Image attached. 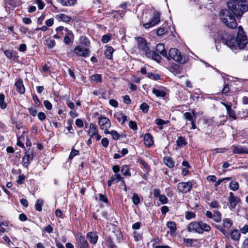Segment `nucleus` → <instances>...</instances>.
I'll use <instances>...</instances> for the list:
<instances>
[{
	"label": "nucleus",
	"mask_w": 248,
	"mask_h": 248,
	"mask_svg": "<svg viewBox=\"0 0 248 248\" xmlns=\"http://www.w3.org/2000/svg\"><path fill=\"white\" fill-rule=\"evenodd\" d=\"M44 105L46 108L48 110H50L52 108V106L51 103L47 100L44 101Z\"/></svg>",
	"instance_id": "nucleus-60"
},
{
	"label": "nucleus",
	"mask_w": 248,
	"mask_h": 248,
	"mask_svg": "<svg viewBox=\"0 0 248 248\" xmlns=\"http://www.w3.org/2000/svg\"><path fill=\"white\" fill-rule=\"evenodd\" d=\"M176 144L178 147H182L187 144V141L185 137L182 136L178 137L176 140Z\"/></svg>",
	"instance_id": "nucleus-31"
},
{
	"label": "nucleus",
	"mask_w": 248,
	"mask_h": 248,
	"mask_svg": "<svg viewBox=\"0 0 248 248\" xmlns=\"http://www.w3.org/2000/svg\"><path fill=\"white\" fill-rule=\"evenodd\" d=\"M156 51L164 57L167 56V52L163 44L160 43L156 45Z\"/></svg>",
	"instance_id": "nucleus-22"
},
{
	"label": "nucleus",
	"mask_w": 248,
	"mask_h": 248,
	"mask_svg": "<svg viewBox=\"0 0 248 248\" xmlns=\"http://www.w3.org/2000/svg\"><path fill=\"white\" fill-rule=\"evenodd\" d=\"M121 171L123 174L125 176H130L131 173L129 170V168L127 165H123L122 167Z\"/></svg>",
	"instance_id": "nucleus-37"
},
{
	"label": "nucleus",
	"mask_w": 248,
	"mask_h": 248,
	"mask_svg": "<svg viewBox=\"0 0 248 248\" xmlns=\"http://www.w3.org/2000/svg\"><path fill=\"white\" fill-rule=\"evenodd\" d=\"M229 188L233 191L237 190L239 187V185L237 182L232 181L229 185Z\"/></svg>",
	"instance_id": "nucleus-39"
},
{
	"label": "nucleus",
	"mask_w": 248,
	"mask_h": 248,
	"mask_svg": "<svg viewBox=\"0 0 248 248\" xmlns=\"http://www.w3.org/2000/svg\"><path fill=\"white\" fill-rule=\"evenodd\" d=\"M232 225V221L231 219L227 218L223 219V227L216 224H212L213 226L220 231L225 236L228 235V231L226 230V229H228L230 228Z\"/></svg>",
	"instance_id": "nucleus-5"
},
{
	"label": "nucleus",
	"mask_w": 248,
	"mask_h": 248,
	"mask_svg": "<svg viewBox=\"0 0 248 248\" xmlns=\"http://www.w3.org/2000/svg\"><path fill=\"white\" fill-rule=\"evenodd\" d=\"M144 143L148 147H151L153 144V138L150 134L147 133L144 135Z\"/></svg>",
	"instance_id": "nucleus-19"
},
{
	"label": "nucleus",
	"mask_w": 248,
	"mask_h": 248,
	"mask_svg": "<svg viewBox=\"0 0 248 248\" xmlns=\"http://www.w3.org/2000/svg\"><path fill=\"white\" fill-rule=\"evenodd\" d=\"M137 41V47L141 54L145 55L148 58L154 60L157 62H160L161 57L153 50H151L147 43L146 40L141 37L136 38Z\"/></svg>",
	"instance_id": "nucleus-3"
},
{
	"label": "nucleus",
	"mask_w": 248,
	"mask_h": 248,
	"mask_svg": "<svg viewBox=\"0 0 248 248\" xmlns=\"http://www.w3.org/2000/svg\"><path fill=\"white\" fill-rule=\"evenodd\" d=\"M109 141L107 138H104L101 140V144L102 146L105 148L108 146Z\"/></svg>",
	"instance_id": "nucleus-61"
},
{
	"label": "nucleus",
	"mask_w": 248,
	"mask_h": 248,
	"mask_svg": "<svg viewBox=\"0 0 248 248\" xmlns=\"http://www.w3.org/2000/svg\"><path fill=\"white\" fill-rule=\"evenodd\" d=\"M223 105L226 108L227 113L229 115V117L232 118L234 120H236L237 117L235 112L232 109L231 107L225 103H223Z\"/></svg>",
	"instance_id": "nucleus-23"
},
{
	"label": "nucleus",
	"mask_w": 248,
	"mask_h": 248,
	"mask_svg": "<svg viewBox=\"0 0 248 248\" xmlns=\"http://www.w3.org/2000/svg\"><path fill=\"white\" fill-rule=\"evenodd\" d=\"M60 2L63 6H73L77 2V0H59Z\"/></svg>",
	"instance_id": "nucleus-32"
},
{
	"label": "nucleus",
	"mask_w": 248,
	"mask_h": 248,
	"mask_svg": "<svg viewBox=\"0 0 248 248\" xmlns=\"http://www.w3.org/2000/svg\"><path fill=\"white\" fill-rule=\"evenodd\" d=\"M168 60H173L174 61L180 63L184 64L188 61V57L182 54L177 49L175 48H170L167 53V56L165 57Z\"/></svg>",
	"instance_id": "nucleus-4"
},
{
	"label": "nucleus",
	"mask_w": 248,
	"mask_h": 248,
	"mask_svg": "<svg viewBox=\"0 0 248 248\" xmlns=\"http://www.w3.org/2000/svg\"><path fill=\"white\" fill-rule=\"evenodd\" d=\"M111 134L112 138L115 140H117L119 139L120 136L116 130L108 131V133Z\"/></svg>",
	"instance_id": "nucleus-45"
},
{
	"label": "nucleus",
	"mask_w": 248,
	"mask_h": 248,
	"mask_svg": "<svg viewBox=\"0 0 248 248\" xmlns=\"http://www.w3.org/2000/svg\"><path fill=\"white\" fill-rule=\"evenodd\" d=\"M46 115L42 112H40L38 114V118L40 121H43L46 118Z\"/></svg>",
	"instance_id": "nucleus-63"
},
{
	"label": "nucleus",
	"mask_w": 248,
	"mask_h": 248,
	"mask_svg": "<svg viewBox=\"0 0 248 248\" xmlns=\"http://www.w3.org/2000/svg\"><path fill=\"white\" fill-rule=\"evenodd\" d=\"M4 53L6 56L7 58L11 59L13 57L14 52L9 50H6L4 51Z\"/></svg>",
	"instance_id": "nucleus-57"
},
{
	"label": "nucleus",
	"mask_w": 248,
	"mask_h": 248,
	"mask_svg": "<svg viewBox=\"0 0 248 248\" xmlns=\"http://www.w3.org/2000/svg\"><path fill=\"white\" fill-rule=\"evenodd\" d=\"M78 154L79 151L78 150L73 149L69 155V159H72L74 156L78 155Z\"/></svg>",
	"instance_id": "nucleus-55"
},
{
	"label": "nucleus",
	"mask_w": 248,
	"mask_h": 248,
	"mask_svg": "<svg viewBox=\"0 0 248 248\" xmlns=\"http://www.w3.org/2000/svg\"><path fill=\"white\" fill-rule=\"evenodd\" d=\"M231 148L232 149V152L234 154H248V148L241 146L240 145H232Z\"/></svg>",
	"instance_id": "nucleus-14"
},
{
	"label": "nucleus",
	"mask_w": 248,
	"mask_h": 248,
	"mask_svg": "<svg viewBox=\"0 0 248 248\" xmlns=\"http://www.w3.org/2000/svg\"><path fill=\"white\" fill-rule=\"evenodd\" d=\"M232 2H228L229 9H223L219 16L223 23L231 29L237 27V22L234 16H241L244 12L248 11V5H233Z\"/></svg>",
	"instance_id": "nucleus-1"
},
{
	"label": "nucleus",
	"mask_w": 248,
	"mask_h": 248,
	"mask_svg": "<svg viewBox=\"0 0 248 248\" xmlns=\"http://www.w3.org/2000/svg\"><path fill=\"white\" fill-rule=\"evenodd\" d=\"M117 120L121 123L124 124L127 120V116L122 112L118 113L115 115Z\"/></svg>",
	"instance_id": "nucleus-27"
},
{
	"label": "nucleus",
	"mask_w": 248,
	"mask_h": 248,
	"mask_svg": "<svg viewBox=\"0 0 248 248\" xmlns=\"http://www.w3.org/2000/svg\"><path fill=\"white\" fill-rule=\"evenodd\" d=\"M247 0H232L229 2L233 3V5H245L242 3L245 2Z\"/></svg>",
	"instance_id": "nucleus-58"
},
{
	"label": "nucleus",
	"mask_w": 248,
	"mask_h": 248,
	"mask_svg": "<svg viewBox=\"0 0 248 248\" xmlns=\"http://www.w3.org/2000/svg\"><path fill=\"white\" fill-rule=\"evenodd\" d=\"M213 217H214L212 218L215 221L218 223L221 221V214L219 211H215L213 214Z\"/></svg>",
	"instance_id": "nucleus-35"
},
{
	"label": "nucleus",
	"mask_w": 248,
	"mask_h": 248,
	"mask_svg": "<svg viewBox=\"0 0 248 248\" xmlns=\"http://www.w3.org/2000/svg\"><path fill=\"white\" fill-rule=\"evenodd\" d=\"M148 77L152 79H154L155 80H158L160 78V76L158 74H154L152 73H148Z\"/></svg>",
	"instance_id": "nucleus-50"
},
{
	"label": "nucleus",
	"mask_w": 248,
	"mask_h": 248,
	"mask_svg": "<svg viewBox=\"0 0 248 248\" xmlns=\"http://www.w3.org/2000/svg\"><path fill=\"white\" fill-rule=\"evenodd\" d=\"M73 53L78 56L85 58L89 56L90 51L88 49L84 47L83 46L78 45L75 47Z\"/></svg>",
	"instance_id": "nucleus-9"
},
{
	"label": "nucleus",
	"mask_w": 248,
	"mask_h": 248,
	"mask_svg": "<svg viewBox=\"0 0 248 248\" xmlns=\"http://www.w3.org/2000/svg\"><path fill=\"white\" fill-rule=\"evenodd\" d=\"M237 36L234 39L232 36L225 32L222 33L221 41L232 51L244 48L248 43L247 37L241 26H239Z\"/></svg>",
	"instance_id": "nucleus-2"
},
{
	"label": "nucleus",
	"mask_w": 248,
	"mask_h": 248,
	"mask_svg": "<svg viewBox=\"0 0 248 248\" xmlns=\"http://www.w3.org/2000/svg\"><path fill=\"white\" fill-rule=\"evenodd\" d=\"M200 221H194L190 222L187 226V230L190 232H197L199 234Z\"/></svg>",
	"instance_id": "nucleus-13"
},
{
	"label": "nucleus",
	"mask_w": 248,
	"mask_h": 248,
	"mask_svg": "<svg viewBox=\"0 0 248 248\" xmlns=\"http://www.w3.org/2000/svg\"><path fill=\"white\" fill-rule=\"evenodd\" d=\"M160 13L157 11H155L151 20L147 23L143 24V27L146 28H150L157 24L160 21Z\"/></svg>",
	"instance_id": "nucleus-7"
},
{
	"label": "nucleus",
	"mask_w": 248,
	"mask_h": 248,
	"mask_svg": "<svg viewBox=\"0 0 248 248\" xmlns=\"http://www.w3.org/2000/svg\"><path fill=\"white\" fill-rule=\"evenodd\" d=\"M7 107V104L5 102V96L3 93L0 94V108L2 109Z\"/></svg>",
	"instance_id": "nucleus-36"
},
{
	"label": "nucleus",
	"mask_w": 248,
	"mask_h": 248,
	"mask_svg": "<svg viewBox=\"0 0 248 248\" xmlns=\"http://www.w3.org/2000/svg\"><path fill=\"white\" fill-rule=\"evenodd\" d=\"M169 122V121H164L161 119H157L155 121V123L158 125H163L165 124H168Z\"/></svg>",
	"instance_id": "nucleus-51"
},
{
	"label": "nucleus",
	"mask_w": 248,
	"mask_h": 248,
	"mask_svg": "<svg viewBox=\"0 0 248 248\" xmlns=\"http://www.w3.org/2000/svg\"><path fill=\"white\" fill-rule=\"evenodd\" d=\"M240 232L243 234H246L248 232V225H245L242 228L240 229Z\"/></svg>",
	"instance_id": "nucleus-64"
},
{
	"label": "nucleus",
	"mask_w": 248,
	"mask_h": 248,
	"mask_svg": "<svg viewBox=\"0 0 248 248\" xmlns=\"http://www.w3.org/2000/svg\"><path fill=\"white\" fill-rule=\"evenodd\" d=\"M110 36L108 34H105L102 36L101 41L104 43H108L110 39Z\"/></svg>",
	"instance_id": "nucleus-54"
},
{
	"label": "nucleus",
	"mask_w": 248,
	"mask_h": 248,
	"mask_svg": "<svg viewBox=\"0 0 248 248\" xmlns=\"http://www.w3.org/2000/svg\"><path fill=\"white\" fill-rule=\"evenodd\" d=\"M185 217L186 219H190L195 217V214L192 212H186L185 214Z\"/></svg>",
	"instance_id": "nucleus-48"
},
{
	"label": "nucleus",
	"mask_w": 248,
	"mask_h": 248,
	"mask_svg": "<svg viewBox=\"0 0 248 248\" xmlns=\"http://www.w3.org/2000/svg\"><path fill=\"white\" fill-rule=\"evenodd\" d=\"M159 201L162 203V204H166L168 202V198L166 196L164 195H161L159 197Z\"/></svg>",
	"instance_id": "nucleus-53"
},
{
	"label": "nucleus",
	"mask_w": 248,
	"mask_h": 248,
	"mask_svg": "<svg viewBox=\"0 0 248 248\" xmlns=\"http://www.w3.org/2000/svg\"><path fill=\"white\" fill-rule=\"evenodd\" d=\"M7 3L13 7H17L20 5V0H8Z\"/></svg>",
	"instance_id": "nucleus-38"
},
{
	"label": "nucleus",
	"mask_w": 248,
	"mask_h": 248,
	"mask_svg": "<svg viewBox=\"0 0 248 248\" xmlns=\"http://www.w3.org/2000/svg\"><path fill=\"white\" fill-rule=\"evenodd\" d=\"M44 230L48 233H50L53 232V229L50 225H47L44 228Z\"/></svg>",
	"instance_id": "nucleus-62"
},
{
	"label": "nucleus",
	"mask_w": 248,
	"mask_h": 248,
	"mask_svg": "<svg viewBox=\"0 0 248 248\" xmlns=\"http://www.w3.org/2000/svg\"><path fill=\"white\" fill-rule=\"evenodd\" d=\"M132 202L135 205L138 204L140 202V199L139 195L136 194L134 193L133 196L132 198Z\"/></svg>",
	"instance_id": "nucleus-47"
},
{
	"label": "nucleus",
	"mask_w": 248,
	"mask_h": 248,
	"mask_svg": "<svg viewBox=\"0 0 248 248\" xmlns=\"http://www.w3.org/2000/svg\"><path fill=\"white\" fill-rule=\"evenodd\" d=\"M219 120L216 122L217 125L219 126L223 125L224 123L227 121V116L223 115H220L219 117Z\"/></svg>",
	"instance_id": "nucleus-41"
},
{
	"label": "nucleus",
	"mask_w": 248,
	"mask_h": 248,
	"mask_svg": "<svg viewBox=\"0 0 248 248\" xmlns=\"http://www.w3.org/2000/svg\"><path fill=\"white\" fill-rule=\"evenodd\" d=\"M170 229L171 233H174L176 230V223L174 221H168L166 224Z\"/></svg>",
	"instance_id": "nucleus-34"
},
{
	"label": "nucleus",
	"mask_w": 248,
	"mask_h": 248,
	"mask_svg": "<svg viewBox=\"0 0 248 248\" xmlns=\"http://www.w3.org/2000/svg\"><path fill=\"white\" fill-rule=\"evenodd\" d=\"M106 48L105 52V57L108 59H111L112 57L113 48L110 46H106Z\"/></svg>",
	"instance_id": "nucleus-30"
},
{
	"label": "nucleus",
	"mask_w": 248,
	"mask_h": 248,
	"mask_svg": "<svg viewBox=\"0 0 248 248\" xmlns=\"http://www.w3.org/2000/svg\"><path fill=\"white\" fill-rule=\"evenodd\" d=\"M55 44V41L51 39H47L46 41V45L50 48L54 47Z\"/></svg>",
	"instance_id": "nucleus-49"
},
{
	"label": "nucleus",
	"mask_w": 248,
	"mask_h": 248,
	"mask_svg": "<svg viewBox=\"0 0 248 248\" xmlns=\"http://www.w3.org/2000/svg\"><path fill=\"white\" fill-rule=\"evenodd\" d=\"M24 134V132H23V134L18 138L17 142V145L22 148L24 147L23 142L25 140V137L23 135Z\"/></svg>",
	"instance_id": "nucleus-40"
},
{
	"label": "nucleus",
	"mask_w": 248,
	"mask_h": 248,
	"mask_svg": "<svg viewBox=\"0 0 248 248\" xmlns=\"http://www.w3.org/2000/svg\"><path fill=\"white\" fill-rule=\"evenodd\" d=\"M199 234H202L204 232H209L211 230V227L206 223L200 221Z\"/></svg>",
	"instance_id": "nucleus-21"
},
{
	"label": "nucleus",
	"mask_w": 248,
	"mask_h": 248,
	"mask_svg": "<svg viewBox=\"0 0 248 248\" xmlns=\"http://www.w3.org/2000/svg\"><path fill=\"white\" fill-rule=\"evenodd\" d=\"M164 162L165 164L170 168H173L175 164L174 161L169 156H166L164 158Z\"/></svg>",
	"instance_id": "nucleus-29"
},
{
	"label": "nucleus",
	"mask_w": 248,
	"mask_h": 248,
	"mask_svg": "<svg viewBox=\"0 0 248 248\" xmlns=\"http://www.w3.org/2000/svg\"><path fill=\"white\" fill-rule=\"evenodd\" d=\"M98 133L97 127L93 123H91L89 126L88 134L91 138H93Z\"/></svg>",
	"instance_id": "nucleus-17"
},
{
	"label": "nucleus",
	"mask_w": 248,
	"mask_h": 248,
	"mask_svg": "<svg viewBox=\"0 0 248 248\" xmlns=\"http://www.w3.org/2000/svg\"><path fill=\"white\" fill-rule=\"evenodd\" d=\"M106 244L108 248H116V246L113 243L110 237H108L106 240Z\"/></svg>",
	"instance_id": "nucleus-43"
},
{
	"label": "nucleus",
	"mask_w": 248,
	"mask_h": 248,
	"mask_svg": "<svg viewBox=\"0 0 248 248\" xmlns=\"http://www.w3.org/2000/svg\"><path fill=\"white\" fill-rule=\"evenodd\" d=\"M87 237L92 244H95L97 242L98 235L96 232H89L87 234Z\"/></svg>",
	"instance_id": "nucleus-20"
},
{
	"label": "nucleus",
	"mask_w": 248,
	"mask_h": 248,
	"mask_svg": "<svg viewBox=\"0 0 248 248\" xmlns=\"http://www.w3.org/2000/svg\"><path fill=\"white\" fill-rule=\"evenodd\" d=\"M25 176L24 174H21L20 175L17 180H16V183L18 185H22L24 183V180H25Z\"/></svg>",
	"instance_id": "nucleus-52"
},
{
	"label": "nucleus",
	"mask_w": 248,
	"mask_h": 248,
	"mask_svg": "<svg viewBox=\"0 0 248 248\" xmlns=\"http://www.w3.org/2000/svg\"><path fill=\"white\" fill-rule=\"evenodd\" d=\"M167 31V29L165 28H160L157 31V34L158 36H161L164 34Z\"/></svg>",
	"instance_id": "nucleus-56"
},
{
	"label": "nucleus",
	"mask_w": 248,
	"mask_h": 248,
	"mask_svg": "<svg viewBox=\"0 0 248 248\" xmlns=\"http://www.w3.org/2000/svg\"><path fill=\"white\" fill-rule=\"evenodd\" d=\"M228 200L229 203V208L231 210L235 208L237 203L240 201L239 198L234 196L233 193L232 192L229 193Z\"/></svg>",
	"instance_id": "nucleus-11"
},
{
	"label": "nucleus",
	"mask_w": 248,
	"mask_h": 248,
	"mask_svg": "<svg viewBox=\"0 0 248 248\" xmlns=\"http://www.w3.org/2000/svg\"><path fill=\"white\" fill-rule=\"evenodd\" d=\"M33 159V154L32 153L29 151L26 152L25 155L22 158L23 165L25 168H28L30 163V161Z\"/></svg>",
	"instance_id": "nucleus-15"
},
{
	"label": "nucleus",
	"mask_w": 248,
	"mask_h": 248,
	"mask_svg": "<svg viewBox=\"0 0 248 248\" xmlns=\"http://www.w3.org/2000/svg\"><path fill=\"white\" fill-rule=\"evenodd\" d=\"M30 113L33 116H35L37 114L36 108L33 107L29 108H28Z\"/></svg>",
	"instance_id": "nucleus-59"
},
{
	"label": "nucleus",
	"mask_w": 248,
	"mask_h": 248,
	"mask_svg": "<svg viewBox=\"0 0 248 248\" xmlns=\"http://www.w3.org/2000/svg\"><path fill=\"white\" fill-rule=\"evenodd\" d=\"M182 70V66L177 64H173L170 68L171 72L175 75L180 74Z\"/></svg>",
	"instance_id": "nucleus-26"
},
{
	"label": "nucleus",
	"mask_w": 248,
	"mask_h": 248,
	"mask_svg": "<svg viewBox=\"0 0 248 248\" xmlns=\"http://www.w3.org/2000/svg\"><path fill=\"white\" fill-rule=\"evenodd\" d=\"M15 85L16 88V91L20 94L25 93V89L23 84V80L21 78H19L15 83Z\"/></svg>",
	"instance_id": "nucleus-16"
},
{
	"label": "nucleus",
	"mask_w": 248,
	"mask_h": 248,
	"mask_svg": "<svg viewBox=\"0 0 248 248\" xmlns=\"http://www.w3.org/2000/svg\"><path fill=\"white\" fill-rule=\"evenodd\" d=\"M110 179L113 183H118L120 181H122V177L120 174H114L111 176Z\"/></svg>",
	"instance_id": "nucleus-44"
},
{
	"label": "nucleus",
	"mask_w": 248,
	"mask_h": 248,
	"mask_svg": "<svg viewBox=\"0 0 248 248\" xmlns=\"http://www.w3.org/2000/svg\"><path fill=\"white\" fill-rule=\"evenodd\" d=\"M197 116V113L193 110L192 111V113L186 112L184 114L185 118L190 122L196 120Z\"/></svg>",
	"instance_id": "nucleus-18"
},
{
	"label": "nucleus",
	"mask_w": 248,
	"mask_h": 248,
	"mask_svg": "<svg viewBox=\"0 0 248 248\" xmlns=\"http://www.w3.org/2000/svg\"><path fill=\"white\" fill-rule=\"evenodd\" d=\"M140 109L143 113H147L149 109V106L146 103H142L140 106Z\"/></svg>",
	"instance_id": "nucleus-46"
},
{
	"label": "nucleus",
	"mask_w": 248,
	"mask_h": 248,
	"mask_svg": "<svg viewBox=\"0 0 248 248\" xmlns=\"http://www.w3.org/2000/svg\"><path fill=\"white\" fill-rule=\"evenodd\" d=\"M64 31L65 33L63 39V42L66 45H70L72 44L74 38V36L72 31L69 30L67 28H65Z\"/></svg>",
	"instance_id": "nucleus-12"
},
{
	"label": "nucleus",
	"mask_w": 248,
	"mask_h": 248,
	"mask_svg": "<svg viewBox=\"0 0 248 248\" xmlns=\"http://www.w3.org/2000/svg\"><path fill=\"white\" fill-rule=\"evenodd\" d=\"M56 18L59 21H62L64 22H69L72 18L71 17L64 14H60L56 16Z\"/></svg>",
	"instance_id": "nucleus-24"
},
{
	"label": "nucleus",
	"mask_w": 248,
	"mask_h": 248,
	"mask_svg": "<svg viewBox=\"0 0 248 248\" xmlns=\"http://www.w3.org/2000/svg\"><path fill=\"white\" fill-rule=\"evenodd\" d=\"M193 185L191 182H180L177 184L178 190L182 193H186L189 192L192 188Z\"/></svg>",
	"instance_id": "nucleus-8"
},
{
	"label": "nucleus",
	"mask_w": 248,
	"mask_h": 248,
	"mask_svg": "<svg viewBox=\"0 0 248 248\" xmlns=\"http://www.w3.org/2000/svg\"><path fill=\"white\" fill-rule=\"evenodd\" d=\"M153 93L157 96V97H164L166 96V92L161 89H157L155 88H154L153 90Z\"/></svg>",
	"instance_id": "nucleus-33"
},
{
	"label": "nucleus",
	"mask_w": 248,
	"mask_h": 248,
	"mask_svg": "<svg viewBox=\"0 0 248 248\" xmlns=\"http://www.w3.org/2000/svg\"><path fill=\"white\" fill-rule=\"evenodd\" d=\"M91 81L93 84L100 83L102 81V76L100 74H94L91 77Z\"/></svg>",
	"instance_id": "nucleus-28"
},
{
	"label": "nucleus",
	"mask_w": 248,
	"mask_h": 248,
	"mask_svg": "<svg viewBox=\"0 0 248 248\" xmlns=\"http://www.w3.org/2000/svg\"><path fill=\"white\" fill-rule=\"evenodd\" d=\"M43 202L41 200H37L35 204V207L37 211H41L42 210V205Z\"/></svg>",
	"instance_id": "nucleus-42"
},
{
	"label": "nucleus",
	"mask_w": 248,
	"mask_h": 248,
	"mask_svg": "<svg viewBox=\"0 0 248 248\" xmlns=\"http://www.w3.org/2000/svg\"><path fill=\"white\" fill-rule=\"evenodd\" d=\"M98 123L100 128L104 130L106 134L108 133V129L111 126V123L108 119L105 117H99L98 118Z\"/></svg>",
	"instance_id": "nucleus-6"
},
{
	"label": "nucleus",
	"mask_w": 248,
	"mask_h": 248,
	"mask_svg": "<svg viewBox=\"0 0 248 248\" xmlns=\"http://www.w3.org/2000/svg\"><path fill=\"white\" fill-rule=\"evenodd\" d=\"M77 243L79 248H88L89 244L84 236L81 234H77L76 236Z\"/></svg>",
	"instance_id": "nucleus-10"
},
{
	"label": "nucleus",
	"mask_w": 248,
	"mask_h": 248,
	"mask_svg": "<svg viewBox=\"0 0 248 248\" xmlns=\"http://www.w3.org/2000/svg\"><path fill=\"white\" fill-rule=\"evenodd\" d=\"M231 238L234 241H238L241 236V233L237 229H234L231 232Z\"/></svg>",
	"instance_id": "nucleus-25"
}]
</instances>
